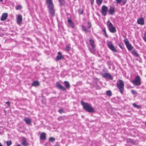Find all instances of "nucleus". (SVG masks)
<instances>
[{"label":"nucleus","mask_w":146,"mask_h":146,"mask_svg":"<svg viewBox=\"0 0 146 146\" xmlns=\"http://www.w3.org/2000/svg\"><path fill=\"white\" fill-rule=\"evenodd\" d=\"M64 82L65 87L62 86L58 82L56 83V87L58 88L63 90H66L67 89H69L70 86V84L69 82L67 81H65Z\"/></svg>","instance_id":"3"},{"label":"nucleus","mask_w":146,"mask_h":146,"mask_svg":"<svg viewBox=\"0 0 146 146\" xmlns=\"http://www.w3.org/2000/svg\"><path fill=\"white\" fill-rule=\"evenodd\" d=\"M81 103L84 110L89 113H94V109L90 104L85 103L82 101H81Z\"/></svg>","instance_id":"2"},{"label":"nucleus","mask_w":146,"mask_h":146,"mask_svg":"<svg viewBox=\"0 0 146 146\" xmlns=\"http://www.w3.org/2000/svg\"><path fill=\"white\" fill-rule=\"evenodd\" d=\"M131 91V92H132V91H134V90H132Z\"/></svg>","instance_id":"51"},{"label":"nucleus","mask_w":146,"mask_h":146,"mask_svg":"<svg viewBox=\"0 0 146 146\" xmlns=\"http://www.w3.org/2000/svg\"><path fill=\"white\" fill-rule=\"evenodd\" d=\"M109 11L111 15H113L114 14L115 11L114 7H110L109 9Z\"/></svg>","instance_id":"19"},{"label":"nucleus","mask_w":146,"mask_h":146,"mask_svg":"<svg viewBox=\"0 0 146 146\" xmlns=\"http://www.w3.org/2000/svg\"><path fill=\"white\" fill-rule=\"evenodd\" d=\"M83 11L82 10H80L79 11V13L80 14H82L83 13Z\"/></svg>","instance_id":"41"},{"label":"nucleus","mask_w":146,"mask_h":146,"mask_svg":"<svg viewBox=\"0 0 146 146\" xmlns=\"http://www.w3.org/2000/svg\"><path fill=\"white\" fill-rule=\"evenodd\" d=\"M90 43L92 46H95L94 41L92 39L90 40Z\"/></svg>","instance_id":"22"},{"label":"nucleus","mask_w":146,"mask_h":146,"mask_svg":"<svg viewBox=\"0 0 146 146\" xmlns=\"http://www.w3.org/2000/svg\"><path fill=\"white\" fill-rule=\"evenodd\" d=\"M58 56L56 57V60L58 61L60 60L64 59V58L63 56L62 55L61 52H59L58 53Z\"/></svg>","instance_id":"12"},{"label":"nucleus","mask_w":146,"mask_h":146,"mask_svg":"<svg viewBox=\"0 0 146 146\" xmlns=\"http://www.w3.org/2000/svg\"><path fill=\"white\" fill-rule=\"evenodd\" d=\"M103 0H96V2L98 5H100L102 3Z\"/></svg>","instance_id":"28"},{"label":"nucleus","mask_w":146,"mask_h":146,"mask_svg":"<svg viewBox=\"0 0 146 146\" xmlns=\"http://www.w3.org/2000/svg\"><path fill=\"white\" fill-rule=\"evenodd\" d=\"M145 125L146 126V121L145 122Z\"/></svg>","instance_id":"49"},{"label":"nucleus","mask_w":146,"mask_h":146,"mask_svg":"<svg viewBox=\"0 0 146 146\" xmlns=\"http://www.w3.org/2000/svg\"><path fill=\"white\" fill-rule=\"evenodd\" d=\"M123 41L128 50L129 51L131 50L132 49L133 47L129 43L128 39L125 38L124 40Z\"/></svg>","instance_id":"8"},{"label":"nucleus","mask_w":146,"mask_h":146,"mask_svg":"<svg viewBox=\"0 0 146 146\" xmlns=\"http://www.w3.org/2000/svg\"><path fill=\"white\" fill-rule=\"evenodd\" d=\"M5 103L7 105L8 107L10 106V102L9 101L6 102Z\"/></svg>","instance_id":"39"},{"label":"nucleus","mask_w":146,"mask_h":146,"mask_svg":"<svg viewBox=\"0 0 146 146\" xmlns=\"http://www.w3.org/2000/svg\"><path fill=\"white\" fill-rule=\"evenodd\" d=\"M132 83L136 86H139L141 84V79L140 77L138 75L136 76L134 80L131 81Z\"/></svg>","instance_id":"6"},{"label":"nucleus","mask_w":146,"mask_h":146,"mask_svg":"<svg viewBox=\"0 0 146 146\" xmlns=\"http://www.w3.org/2000/svg\"><path fill=\"white\" fill-rule=\"evenodd\" d=\"M68 22L70 27L72 28H74V24L71 19H68Z\"/></svg>","instance_id":"15"},{"label":"nucleus","mask_w":146,"mask_h":146,"mask_svg":"<svg viewBox=\"0 0 146 146\" xmlns=\"http://www.w3.org/2000/svg\"><path fill=\"white\" fill-rule=\"evenodd\" d=\"M132 53L136 57H139V55L135 50H133L132 51Z\"/></svg>","instance_id":"24"},{"label":"nucleus","mask_w":146,"mask_h":146,"mask_svg":"<svg viewBox=\"0 0 146 146\" xmlns=\"http://www.w3.org/2000/svg\"><path fill=\"white\" fill-rule=\"evenodd\" d=\"M8 16L7 14L6 13H3L2 15L1 18V21H4L5 20Z\"/></svg>","instance_id":"14"},{"label":"nucleus","mask_w":146,"mask_h":146,"mask_svg":"<svg viewBox=\"0 0 146 146\" xmlns=\"http://www.w3.org/2000/svg\"><path fill=\"white\" fill-rule=\"evenodd\" d=\"M70 49H71L70 47V46H68V45L67 46H66V48H65V49L67 51H68V50H70Z\"/></svg>","instance_id":"33"},{"label":"nucleus","mask_w":146,"mask_h":146,"mask_svg":"<svg viewBox=\"0 0 146 146\" xmlns=\"http://www.w3.org/2000/svg\"><path fill=\"white\" fill-rule=\"evenodd\" d=\"M3 0H0V2H2Z\"/></svg>","instance_id":"50"},{"label":"nucleus","mask_w":146,"mask_h":146,"mask_svg":"<svg viewBox=\"0 0 146 146\" xmlns=\"http://www.w3.org/2000/svg\"><path fill=\"white\" fill-rule=\"evenodd\" d=\"M7 145V146H10L12 144V142L11 141H7L6 142Z\"/></svg>","instance_id":"25"},{"label":"nucleus","mask_w":146,"mask_h":146,"mask_svg":"<svg viewBox=\"0 0 146 146\" xmlns=\"http://www.w3.org/2000/svg\"><path fill=\"white\" fill-rule=\"evenodd\" d=\"M23 120L28 125L30 124L31 123V120L29 118L26 117L23 119Z\"/></svg>","instance_id":"18"},{"label":"nucleus","mask_w":146,"mask_h":146,"mask_svg":"<svg viewBox=\"0 0 146 146\" xmlns=\"http://www.w3.org/2000/svg\"><path fill=\"white\" fill-rule=\"evenodd\" d=\"M82 28L86 32H89V31L84 26L82 25Z\"/></svg>","instance_id":"26"},{"label":"nucleus","mask_w":146,"mask_h":146,"mask_svg":"<svg viewBox=\"0 0 146 146\" xmlns=\"http://www.w3.org/2000/svg\"><path fill=\"white\" fill-rule=\"evenodd\" d=\"M107 44L109 48L113 52H117L116 49L113 46L111 41H108L107 42Z\"/></svg>","instance_id":"7"},{"label":"nucleus","mask_w":146,"mask_h":146,"mask_svg":"<svg viewBox=\"0 0 146 146\" xmlns=\"http://www.w3.org/2000/svg\"><path fill=\"white\" fill-rule=\"evenodd\" d=\"M102 76L104 78H108L111 80L113 79L111 76L108 73H104L102 74Z\"/></svg>","instance_id":"10"},{"label":"nucleus","mask_w":146,"mask_h":146,"mask_svg":"<svg viewBox=\"0 0 146 146\" xmlns=\"http://www.w3.org/2000/svg\"><path fill=\"white\" fill-rule=\"evenodd\" d=\"M107 91L109 92V91H110V90H108V91Z\"/></svg>","instance_id":"52"},{"label":"nucleus","mask_w":146,"mask_h":146,"mask_svg":"<svg viewBox=\"0 0 146 146\" xmlns=\"http://www.w3.org/2000/svg\"><path fill=\"white\" fill-rule=\"evenodd\" d=\"M127 1V0H122L121 2L123 3V5H125Z\"/></svg>","instance_id":"37"},{"label":"nucleus","mask_w":146,"mask_h":146,"mask_svg":"<svg viewBox=\"0 0 146 146\" xmlns=\"http://www.w3.org/2000/svg\"><path fill=\"white\" fill-rule=\"evenodd\" d=\"M89 50L91 53H94L95 51V46H92V48H90Z\"/></svg>","instance_id":"21"},{"label":"nucleus","mask_w":146,"mask_h":146,"mask_svg":"<svg viewBox=\"0 0 146 146\" xmlns=\"http://www.w3.org/2000/svg\"><path fill=\"white\" fill-rule=\"evenodd\" d=\"M111 92H106V94L109 96H110L111 95Z\"/></svg>","instance_id":"35"},{"label":"nucleus","mask_w":146,"mask_h":146,"mask_svg":"<svg viewBox=\"0 0 146 146\" xmlns=\"http://www.w3.org/2000/svg\"><path fill=\"white\" fill-rule=\"evenodd\" d=\"M115 1L117 3H119L121 2L122 0H115Z\"/></svg>","instance_id":"40"},{"label":"nucleus","mask_w":146,"mask_h":146,"mask_svg":"<svg viewBox=\"0 0 146 146\" xmlns=\"http://www.w3.org/2000/svg\"><path fill=\"white\" fill-rule=\"evenodd\" d=\"M137 22L138 24L141 25H143L144 24V20L143 18L141 17L137 20Z\"/></svg>","instance_id":"13"},{"label":"nucleus","mask_w":146,"mask_h":146,"mask_svg":"<svg viewBox=\"0 0 146 146\" xmlns=\"http://www.w3.org/2000/svg\"><path fill=\"white\" fill-rule=\"evenodd\" d=\"M103 31L104 33L105 36L107 38H108V36L107 34L106 31V28H103L102 30Z\"/></svg>","instance_id":"23"},{"label":"nucleus","mask_w":146,"mask_h":146,"mask_svg":"<svg viewBox=\"0 0 146 146\" xmlns=\"http://www.w3.org/2000/svg\"><path fill=\"white\" fill-rule=\"evenodd\" d=\"M16 146H21L20 144H18Z\"/></svg>","instance_id":"46"},{"label":"nucleus","mask_w":146,"mask_h":146,"mask_svg":"<svg viewBox=\"0 0 146 146\" xmlns=\"http://www.w3.org/2000/svg\"><path fill=\"white\" fill-rule=\"evenodd\" d=\"M22 6L20 5H17L16 7V9L17 10L20 9L21 8Z\"/></svg>","instance_id":"30"},{"label":"nucleus","mask_w":146,"mask_h":146,"mask_svg":"<svg viewBox=\"0 0 146 146\" xmlns=\"http://www.w3.org/2000/svg\"><path fill=\"white\" fill-rule=\"evenodd\" d=\"M121 92V93L122 94H123V92Z\"/></svg>","instance_id":"48"},{"label":"nucleus","mask_w":146,"mask_h":146,"mask_svg":"<svg viewBox=\"0 0 146 146\" xmlns=\"http://www.w3.org/2000/svg\"><path fill=\"white\" fill-rule=\"evenodd\" d=\"M22 144L24 146H28V143L27 142L25 138H24L22 141Z\"/></svg>","instance_id":"20"},{"label":"nucleus","mask_w":146,"mask_h":146,"mask_svg":"<svg viewBox=\"0 0 146 146\" xmlns=\"http://www.w3.org/2000/svg\"><path fill=\"white\" fill-rule=\"evenodd\" d=\"M58 112L60 113H62L64 112V110H63L60 109V110H58Z\"/></svg>","instance_id":"38"},{"label":"nucleus","mask_w":146,"mask_h":146,"mask_svg":"<svg viewBox=\"0 0 146 146\" xmlns=\"http://www.w3.org/2000/svg\"><path fill=\"white\" fill-rule=\"evenodd\" d=\"M45 1L50 16L52 17H54L55 15V10L52 0H45Z\"/></svg>","instance_id":"1"},{"label":"nucleus","mask_w":146,"mask_h":146,"mask_svg":"<svg viewBox=\"0 0 146 146\" xmlns=\"http://www.w3.org/2000/svg\"><path fill=\"white\" fill-rule=\"evenodd\" d=\"M88 28L89 29L91 27V25L90 22L88 21Z\"/></svg>","instance_id":"34"},{"label":"nucleus","mask_w":146,"mask_h":146,"mask_svg":"<svg viewBox=\"0 0 146 146\" xmlns=\"http://www.w3.org/2000/svg\"><path fill=\"white\" fill-rule=\"evenodd\" d=\"M133 105L135 107V108H139L140 107V106L137 105L135 103H134L133 104Z\"/></svg>","instance_id":"31"},{"label":"nucleus","mask_w":146,"mask_h":146,"mask_svg":"<svg viewBox=\"0 0 146 146\" xmlns=\"http://www.w3.org/2000/svg\"><path fill=\"white\" fill-rule=\"evenodd\" d=\"M119 46L121 48H123V47H122L121 46V45H119Z\"/></svg>","instance_id":"45"},{"label":"nucleus","mask_w":146,"mask_h":146,"mask_svg":"<svg viewBox=\"0 0 146 146\" xmlns=\"http://www.w3.org/2000/svg\"><path fill=\"white\" fill-rule=\"evenodd\" d=\"M143 38L145 42H146V31L144 34V36Z\"/></svg>","instance_id":"29"},{"label":"nucleus","mask_w":146,"mask_h":146,"mask_svg":"<svg viewBox=\"0 0 146 146\" xmlns=\"http://www.w3.org/2000/svg\"><path fill=\"white\" fill-rule=\"evenodd\" d=\"M0 146H3L1 143L0 142Z\"/></svg>","instance_id":"47"},{"label":"nucleus","mask_w":146,"mask_h":146,"mask_svg":"<svg viewBox=\"0 0 146 146\" xmlns=\"http://www.w3.org/2000/svg\"><path fill=\"white\" fill-rule=\"evenodd\" d=\"M40 139L43 140H44L46 139V134L45 133L42 132L40 135Z\"/></svg>","instance_id":"17"},{"label":"nucleus","mask_w":146,"mask_h":146,"mask_svg":"<svg viewBox=\"0 0 146 146\" xmlns=\"http://www.w3.org/2000/svg\"><path fill=\"white\" fill-rule=\"evenodd\" d=\"M42 104H43V106H45V105L46 102H45V101L43 99H42Z\"/></svg>","instance_id":"36"},{"label":"nucleus","mask_w":146,"mask_h":146,"mask_svg":"<svg viewBox=\"0 0 146 146\" xmlns=\"http://www.w3.org/2000/svg\"><path fill=\"white\" fill-rule=\"evenodd\" d=\"M130 141L131 142V143H133V140L130 139Z\"/></svg>","instance_id":"44"},{"label":"nucleus","mask_w":146,"mask_h":146,"mask_svg":"<svg viewBox=\"0 0 146 146\" xmlns=\"http://www.w3.org/2000/svg\"><path fill=\"white\" fill-rule=\"evenodd\" d=\"M117 86L120 91H123L124 84L122 80H119L117 83Z\"/></svg>","instance_id":"5"},{"label":"nucleus","mask_w":146,"mask_h":146,"mask_svg":"<svg viewBox=\"0 0 146 146\" xmlns=\"http://www.w3.org/2000/svg\"><path fill=\"white\" fill-rule=\"evenodd\" d=\"M132 92V94L135 96H136L137 94V92Z\"/></svg>","instance_id":"42"},{"label":"nucleus","mask_w":146,"mask_h":146,"mask_svg":"<svg viewBox=\"0 0 146 146\" xmlns=\"http://www.w3.org/2000/svg\"><path fill=\"white\" fill-rule=\"evenodd\" d=\"M55 138L53 137H50L49 138V141H50L53 142L55 141Z\"/></svg>","instance_id":"27"},{"label":"nucleus","mask_w":146,"mask_h":146,"mask_svg":"<svg viewBox=\"0 0 146 146\" xmlns=\"http://www.w3.org/2000/svg\"><path fill=\"white\" fill-rule=\"evenodd\" d=\"M22 21V16L21 15H18L17 18V23L19 25H20L21 24V22Z\"/></svg>","instance_id":"11"},{"label":"nucleus","mask_w":146,"mask_h":146,"mask_svg":"<svg viewBox=\"0 0 146 146\" xmlns=\"http://www.w3.org/2000/svg\"><path fill=\"white\" fill-rule=\"evenodd\" d=\"M40 85V84L38 81H34L31 84L32 86H38Z\"/></svg>","instance_id":"16"},{"label":"nucleus","mask_w":146,"mask_h":146,"mask_svg":"<svg viewBox=\"0 0 146 146\" xmlns=\"http://www.w3.org/2000/svg\"><path fill=\"white\" fill-rule=\"evenodd\" d=\"M107 25L109 31L112 33H114L116 32V30L113 24L109 21L107 22Z\"/></svg>","instance_id":"4"},{"label":"nucleus","mask_w":146,"mask_h":146,"mask_svg":"<svg viewBox=\"0 0 146 146\" xmlns=\"http://www.w3.org/2000/svg\"><path fill=\"white\" fill-rule=\"evenodd\" d=\"M90 1H91V4L93 5L94 2V0H90Z\"/></svg>","instance_id":"43"},{"label":"nucleus","mask_w":146,"mask_h":146,"mask_svg":"<svg viewBox=\"0 0 146 146\" xmlns=\"http://www.w3.org/2000/svg\"><path fill=\"white\" fill-rule=\"evenodd\" d=\"M61 5H64V0H58Z\"/></svg>","instance_id":"32"},{"label":"nucleus","mask_w":146,"mask_h":146,"mask_svg":"<svg viewBox=\"0 0 146 146\" xmlns=\"http://www.w3.org/2000/svg\"><path fill=\"white\" fill-rule=\"evenodd\" d=\"M108 10V8L106 6L104 5L102 6L101 12L103 15L105 16L107 15Z\"/></svg>","instance_id":"9"}]
</instances>
